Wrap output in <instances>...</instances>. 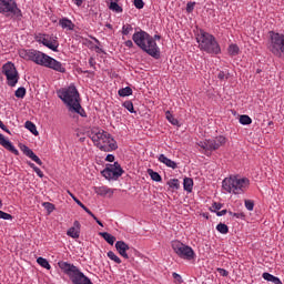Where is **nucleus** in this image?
Masks as SVG:
<instances>
[{
  "mask_svg": "<svg viewBox=\"0 0 284 284\" xmlns=\"http://www.w3.org/2000/svg\"><path fill=\"white\" fill-rule=\"evenodd\" d=\"M200 148L202 150H205V152H210V140H205L204 142H200Z\"/></svg>",
  "mask_w": 284,
  "mask_h": 284,
  "instance_id": "obj_43",
  "label": "nucleus"
},
{
  "mask_svg": "<svg viewBox=\"0 0 284 284\" xmlns=\"http://www.w3.org/2000/svg\"><path fill=\"white\" fill-rule=\"evenodd\" d=\"M169 187H171L172 190H179L181 187V184L179 183V179H171L168 182Z\"/></svg>",
  "mask_w": 284,
  "mask_h": 284,
  "instance_id": "obj_29",
  "label": "nucleus"
},
{
  "mask_svg": "<svg viewBox=\"0 0 284 284\" xmlns=\"http://www.w3.org/2000/svg\"><path fill=\"white\" fill-rule=\"evenodd\" d=\"M99 235L102 236L109 245H114V242L116 241V237L108 232H100Z\"/></svg>",
  "mask_w": 284,
  "mask_h": 284,
  "instance_id": "obj_20",
  "label": "nucleus"
},
{
  "mask_svg": "<svg viewBox=\"0 0 284 284\" xmlns=\"http://www.w3.org/2000/svg\"><path fill=\"white\" fill-rule=\"evenodd\" d=\"M59 24L61 28H63V30H74V23L68 18L60 19Z\"/></svg>",
  "mask_w": 284,
  "mask_h": 284,
  "instance_id": "obj_19",
  "label": "nucleus"
},
{
  "mask_svg": "<svg viewBox=\"0 0 284 284\" xmlns=\"http://www.w3.org/2000/svg\"><path fill=\"white\" fill-rule=\"evenodd\" d=\"M133 28H132V24H124L122 27V34L124 37H128V34H130V32H132Z\"/></svg>",
  "mask_w": 284,
  "mask_h": 284,
  "instance_id": "obj_38",
  "label": "nucleus"
},
{
  "mask_svg": "<svg viewBox=\"0 0 284 284\" xmlns=\"http://www.w3.org/2000/svg\"><path fill=\"white\" fill-rule=\"evenodd\" d=\"M0 129L3 130V132H7V134H12L2 121L0 122Z\"/></svg>",
  "mask_w": 284,
  "mask_h": 284,
  "instance_id": "obj_49",
  "label": "nucleus"
},
{
  "mask_svg": "<svg viewBox=\"0 0 284 284\" xmlns=\"http://www.w3.org/2000/svg\"><path fill=\"white\" fill-rule=\"evenodd\" d=\"M106 28H109V30H112V24L106 23Z\"/></svg>",
  "mask_w": 284,
  "mask_h": 284,
  "instance_id": "obj_62",
  "label": "nucleus"
},
{
  "mask_svg": "<svg viewBox=\"0 0 284 284\" xmlns=\"http://www.w3.org/2000/svg\"><path fill=\"white\" fill-rule=\"evenodd\" d=\"M250 186V180L247 178L237 179L236 176L226 178L222 182V187L225 192L233 194H243Z\"/></svg>",
  "mask_w": 284,
  "mask_h": 284,
  "instance_id": "obj_7",
  "label": "nucleus"
},
{
  "mask_svg": "<svg viewBox=\"0 0 284 284\" xmlns=\"http://www.w3.org/2000/svg\"><path fill=\"white\" fill-rule=\"evenodd\" d=\"M133 3L138 10H143V7L145 6V2H143V0H134Z\"/></svg>",
  "mask_w": 284,
  "mask_h": 284,
  "instance_id": "obj_44",
  "label": "nucleus"
},
{
  "mask_svg": "<svg viewBox=\"0 0 284 284\" xmlns=\"http://www.w3.org/2000/svg\"><path fill=\"white\" fill-rule=\"evenodd\" d=\"M89 136L91 141H93L95 148L101 150V152H114V150H119L116 140H114L112 134L108 133V131L92 129Z\"/></svg>",
  "mask_w": 284,
  "mask_h": 284,
  "instance_id": "obj_3",
  "label": "nucleus"
},
{
  "mask_svg": "<svg viewBox=\"0 0 284 284\" xmlns=\"http://www.w3.org/2000/svg\"><path fill=\"white\" fill-rule=\"evenodd\" d=\"M20 57L22 59H27V61H33L37 65H42L43 68H50L55 72H61L65 74V67L57 59L34 49L31 50H22L20 51Z\"/></svg>",
  "mask_w": 284,
  "mask_h": 284,
  "instance_id": "obj_1",
  "label": "nucleus"
},
{
  "mask_svg": "<svg viewBox=\"0 0 284 284\" xmlns=\"http://www.w3.org/2000/svg\"><path fill=\"white\" fill-rule=\"evenodd\" d=\"M29 165L32 168V170H34V168H37V165H34V163L29 162Z\"/></svg>",
  "mask_w": 284,
  "mask_h": 284,
  "instance_id": "obj_61",
  "label": "nucleus"
},
{
  "mask_svg": "<svg viewBox=\"0 0 284 284\" xmlns=\"http://www.w3.org/2000/svg\"><path fill=\"white\" fill-rule=\"evenodd\" d=\"M244 204H245L246 210H248V212H252L254 210V201L245 200Z\"/></svg>",
  "mask_w": 284,
  "mask_h": 284,
  "instance_id": "obj_41",
  "label": "nucleus"
},
{
  "mask_svg": "<svg viewBox=\"0 0 284 284\" xmlns=\"http://www.w3.org/2000/svg\"><path fill=\"white\" fill-rule=\"evenodd\" d=\"M20 150L21 152H23L26 156L34 161V163H37L38 165H43V162L41 161V159L37 156V154H34V151H32V149H29L28 145L21 144Z\"/></svg>",
  "mask_w": 284,
  "mask_h": 284,
  "instance_id": "obj_13",
  "label": "nucleus"
},
{
  "mask_svg": "<svg viewBox=\"0 0 284 284\" xmlns=\"http://www.w3.org/2000/svg\"><path fill=\"white\" fill-rule=\"evenodd\" d=\"M216 230L220 232V234H227V232H230V227H227V224L225 223L217 224Z\"/></svg>",
  "mask_w": 284,
  "mask_h": 284,
  "instance_id": "obj_28",
  "label": "nucleus"
},
{
  "mask_svg": "<svg viewBox=\"0 0 284 284\" xmlns=\"http://www.w3.org/2000/svg\"><path fill=\"white\" fill-rule=\"evenodd\" d=\"M171 245L172 250L180 256V258H184L185 261H192V258H194V250L183 244L181 241L175 240Z\"/></svg>",
  "mask_w": 284,
  "mask_h": 284,
  "instance_id": "obj_9",
  "label": "nucleus"
},
{
  "mask_svg": "<svg viewBox=\"0 0 284 284\" xmlns=\"http://www.w3.org/2000/svg\"><path fill=\"white\" fill-rule=\"evenodd\" d=\"M115 250L123 258H130V256H132V254H128V252H133V254H138V251L134 247H130V245H128V243L123 241H118L115 243Z\"/></svg>",
  "mask_w": 284,
  "mask_h": 284,
  "instance_id": "obj_12",
  "label": "nucleus"
},
{
  "mask_svg": "<svg viewBox=\"0 0 284 284\" xmlns=\"http://www.w3.org/2000/svg\"><path fill=\"white\" fill-rule=\"evenodd\" d=\"M14 97H17V99H23L26 97V89L23 87L18 88L14 92Z\"/></svg>",
  "mask_w": 284,
  "mask_h": 284,
  "instance_id": "obj_34",
  "label": "nucleus"
},
{
  "mask_svg": "<svg viewBox=\"0 0 284 284\" xmlns=\"http://www.w3.org/2000/svg\"><path fill=\"white\" fill-rule=\"evenodd\" d=\"M212 207H213L214 210H221V207H223V204H222V203L214 202V203L212 204Z\"/></svg>",
  "mask_w": 284,
  "mask_h": 284,
  "instance_id": "obj_52",
  "label": "nucleus"
},
{
  "mask_svg": "<svg viewBox=\"0 0 284 284\" xmlns=\"http://www.w3.org/2000/svg\"><path fill=\"white\" fill-rule=\"evenodd\" d=\"M123 172L121 164L119 162H114L113 164H106V168L101 172V174L108 181H116L123 175Z\"/></svg>",
  "mask_w": 284,
  "mask_h": 284,
  "instance_id": "obj_11",
  "label": "nucleus"
},
{
  "mask_svg": "<svg viewBox=\"0 0 284 284\" xmlns=\"http://www.w3.org/2000/svg\"><path fill=\"white\" fill-rule=\"evenodd\" d=\"M217 273L220 276H230V272H227L225 268H217Z\"/></svg>",
  "mask_w": 284,
  "mask_h": 284,
  "instance_id": "obj_47",
  "label": "nucleus"
},
{
  "mask_svg": "<svg viewBox=\"0 0 284 284\" xmlns=\"http://www.w3.org/2000/svg\"><path fill=\"white\" fill-rule=\"evenodd\" d=\"M240 123L241 125H251L252 123V118H250V115H241L240 116Z\"/></svg>",
  "mask_w": 284,
  "mask_h": 284,
  "instance_id": "obj_32",
  "label": "nucleus"
},
{
  "mask_svg": "<svg viewBox=\"0 0 284 284\" xmlns=\"http://www.w3.org/2000/svg\"><path fill=\"white\" fill-rule=\"evenodd\" d=\"M60 270L69 276L72 284H93L90 277L85 276L79 267L74 266V264H70L68 262H59L58 263Z\"/></svg>",
  "mask_w": 284,
  "mask_h": 284,
  "instance_id": "obj_6",
  "label": "nucleus"
},
{
  "mask_svg": "<svg viewBox=\"0 0 284 284\" xmlns=\"http://www.w3.org/2000/svg\"><path fill=\"white\" fill-rule=\"evenodd\" d=\"M123 108L128 110L131 114H136V111L134 110V104L132 101L128 100L123 102Z\"/></svg>",
  "mask_w": 284,
  "mask_h": 284,
  "instance_id": "obj_25",
  "label": "nucleus"
},
{
  "mask_svg": "<svg viewBox=\"0 0 284 284\" xmlns=\"http://www.w3.org/2000/svg\"><path fill=\"white\" fill-rule=\"evenodd\" d=\"M158 160L160 161V163H163L164 165H166V168H171L172 170H176L179 168L176 162L165 156V154H160L158 156Z\"/></svg>",
  "mask_w": 284,
  "mask_h": 284,
  "instance_id": "obj_17",
  "label": "nucleus"
},
{
  "mask_svg": "<svg viewBox=\"0 0 284 284\" xmlns=\"http://www.w3.org/2000/svg\"><path fill=\"white\" fill-rule=\"evenodd\" d=\"M80 234H81V223L75 220L73 222V226L68 230L67 235L71 236V239H79Z\"/></svg>",
  "mask_w": 284,
  "mask_h": 284,
  "instance_id": "obj_15",
  "label": "nucleus"
},
{
  "mask_svg": "<svg viewBox=\"0 0 284 284\" xmlns=\"http://www.w3.org/2000/svg\"><path fill=\"white\" fill-rule=\"evenodd\" d=\"M273 277H274V275H272L270 273H263L262 274V278H264V281H268L270 283H271Z\"/></svg>",
  "mask_w": 284,
  "mask_h": 284,
  "instance_id": "obj_46",
  "label": "nucleus"
},
{
  "mask_svg": "<svg viewBox=\"0 0 284 284\" xmlns=\"http://www.w3.org/2000/svg\"><path fill=\"white\" fill-rule=\"evenodd\" d=\"M235 219H245V213H234Z\"/></svg>",
  "mask_w": 284,
  "mask_h": 284,
  "instance_id": "obj_56",
  "label": "nucleus"
},
{
  "mask_svg": "<svg viewBox=\"0 0 284 284\" xmlns=\"http://www.w3.org/2000/svg\"><path fill=\"white\" fill-rule=\"evenodd\" d=\"M92 216V219H94L95 220V222L98 223V225H100V227H103V222L102 221H100L99 220V217L97 216V215H91Z\"/></svg>",
  "mask_w": 284,
  "mask_h": 284,
  "instance_id": "obj_54",
  "label": "nucleus"
},
{
  "mask_svg": "<svg viewBox=\"0 0 284 284\" xmlns=\"http://www.w3.org/2000/svg\"><path fill=\"white\" fill-rule=\"evenodd\" d=\"M95 192L100 195V196H105V194H109L110 189L105 187V186H101V187H97Z\"/></svg>",
  "mask_w": 284,
  "mask_h": 284,
  "instance_id": "obj_35",
  "label": "nucleus"
},
{
  "mask_svg": "<svg viewBox=\"0 0 284 284\" xmlns=\"http://www.w3.org/2000/svg\"><path fill=\"white\" fill-rule=\"evenodd\" d=\"M2 73L7 78V83L10 88H14L17 83H19V71H17V67H14V63L7 62L2 67Z\"/></svg>",
  "mask_w": 284,
  "mask_h": 284,
  "instance_id": "obj_10",
  "label": "nucleus"
},
{
  "mask_svg": "<svg viewBox=\"0 0 284 284\" xmlns=\"http://www.w3.org/2000/svg\"><path fill=\"white\" fill-rule=\"evenodd\" d=\"M148 174L149 176H151L152 181H155V183H161V181H163V179L161 178V174H159V172H155L152 169L148 170Z\"/></svg>",
  "mask_w": 284,
  "mask_h": 284,
  "instance_id": "obj_23",
  "label": "nucleus"
},
{
  "mask_svg": "<svg viewBox=\"0 0 284 284\" xmlns=\"http://www.w3.org/2000/svg\"><path fill=\"white\" fill-rule=\"evenodd\" d=\"M39 43H42V45H45V48H49V50H52L53 52H59V42L48 40V38H40L38 40Z\"/></svg>",
  "mask_w": 284,
  "mask_h": 284,
  "instance_id": "obj_16",
  "label": "nucleus"
},
{
  "mask_svg": "<svg viewBox=\"0 0 284 284\" xmlns=\"http://www.w3.org/2000/svg\"><path fill=\"white\" fill-rule=\"evenodd\" d=\"M215 150H219V146L214 139L209 140V152H214Z\"/></svg>",
  "mask_w": 284,
  "mask_h": 284,
  "instance_id": "obj_39",
  "label": "nucleus"
},
{
  "mask_svg": "<svg viewBox=\"0 0 284 284\" xmlns=\"http://www.w3.org/2000/svg\"><path fill=\"white\" fill-rule=\"evenodd\" d=\"M68 194L71 196V199H73L74 203H77V205H79L82 210H84V212H87V214H89V216H94V213H92V211H90V209H88V206H85L82 202H80L79 199H77V196H74V194H72L70 191H68Z\"/></svg>",
  "mask_w": 284,
  "mask_h": 284,
  "instance_id": "obj_18",
  "label": "nucleus"
},
{
  "mask_svg": "<svg viewBox=\"0 0 284 284\" xmlns=\"http://www.w3.org/2000/svg\"><path fill=\"white\" fill-rule=\"evenodd\" d=\"M109 9L113 10V12H123V8L116 2H111Z\"/></svg>",
  "mask_w": 284,
  "mask_h": 284,
  "instance_id": "obj_33",
  "label": "nucleus"
},
{
  "mask_svg": "<svg viewBox=\"0 0 284 284\" xmlns=\"http://www.w3.org/2000/svg\"><path fill=\"white\" fill-rule=\"evenodd\" d=\"M183 185H184L185 192H192L194 187V180H192L191 178H185L183 181Z\"/></svg>",
  "mask_w": 284,
  "mask_h": 284,
  "instance_id": "obj_22",
  "label": "nucleus"
},
{
  "mask_svg": "<svg viewBox=\"0 0 284 284\" xmlns=\"http://www.w3.org/2000/svg\"><path fill=\"white\" fill-rule=\"evenodd\" d=\"M271 283H274V284H283V282L281 281V278L276 277L273 275V278L271 280Z\"/></svg>",
  "mask_w": 284,
  "mask_h": 284,
  "instance_id": "obj_50",
  "label": "nucleus"
},
{
  "mask_svg": "<svg viewBox=\"0 0 284 284\" xmlns=\"http://www.w3.org/2000/svg\"><path fill=\"white\" fill-rule=\"evenodd\" d=\"M105 161H108L109 163H114V155L113 154H108L105 158Z\"/></svg>",
  "mask_w": 284,
  "mask_h": 284,
  "instance_id": "obj_51",
  "label": "nucleus"
},
{
  "mask_svg": "<svg viewBox=\"0 0 284 284\" xmlns=\"http://www.w3.org/2000/svg\"><path fill=\"white\" fill-rule=\"evenodd\" d=\"M77 6L78 8H81V6H83V0H72Z\"/></svg>",
  "mask_w": 284,
  "mask_h": 284,
  "instance_id": "obj_58",
  "label": "nucleus"
},
{
  "mask_svg": "<svg viewBox=\"0 0 284 284\" xmlns=\"http://www.w3.org/2000/svg\"><path fill=\"white\" fill-rule=\"evenodd\" d=\"M194 6H196V2H187L186 4V12L190 14L191 12H194Z\"/></svg>",
  "mask_w": 284,
  "mask_h": 284,
  "instance_id": "obj_45",
  "label": "nucleus"
},
{
  "mask_svg": "<svg viewBox=\"0 0 284 284\" xmlns=\"http://www.w3.org/2000/svg\"><path fill=\"white\" fill-rule=\"evenodd\" d=\"M33 171L36 172V174H38V176H39L40 179H43V171H41V169H39V166H36V168L33 169Z\"/></svg>",
  "mask_w": 284,
  "mask_h": 284,
  "instance_id": "obj_48",
  "label": "nucleus"
},
{
  "mask_svg": "<svg viewBox=\"0 0 284 284\" xmlns=\"http://www.w3.org/2000/svg\"><path fill=\"white\" fill-rule=\"evenodd\" d=\"M213 141L215 142V145H217V149L222 148V145L226 143V139L223 135L216 136L215 139H213Z\"/></svg>",
  "mask_w": 284,
  "mask_h": 284,
  "instance_id": "obj_30",
  "label": "nucleus"
},
{
  "mask_svg": "<svg viewBox=\"0 0 284 284\" xmlns=\"http://www.w3.org/2000/svg\"><path fill=\"white\" fill-rule=\"evenodd\" d=\"M0 145H2L4 150H8L9 152H11V154L19 156V150L14 148V145L12 144V142H10V140H6V136H3V134L1 133H0Z\"/></svg>",
  "mask_w": 284,
  "mask_h": 284,
  "instance_id": "obj_14",
  "label": "nucleus"
},
{
  "mask_svg": "<svg viewBox=\"0 0 284 284\" xmlns=\"http://www.w3.org/2000/svg\"><path fill=\"white\" fill-rule=\"evenodd\" d=\"M94 41H95V43H98V44L101 43L98 39H94Z\"/></svg>",
  "mask_w": 284,
  "mask_h": 284,
  "instance_id": "obj_63",
  "label": "nucleus"
},
{
  "mask_svg": "<svg viewBox=\"0 0 284 284\" xmlns=\"http://www.w3.org/2000/svg\"><path fill=\"white\" fill-rule=\"evenodd\" d=\"M93 61H94V59H93V58H90V59H89V63H90V65H94Z\"/></svg>",
  "mask_w": 284,
  "mask_h": 284,
  "instance_id": "obj_59",
  "label": "nucleus"
},
{
  "mask_svg": "<svg viewBox=\"0 0 284 284\" xmlns=\"http://www.w3.org/2000/svg\"><path fill=\"white\" fill-rule=\"evenodd\" d=\"M59 98L63 103H67L71 112H75L77 114H80V116H88L85 110L81 106V98L77 87L70 85L68 89H63L60 91Z\"/></svg>",
  "mask_w": 284,
  "mask_h": 284,
  "instance_id": "obj_4",
  "label": "nucleus"
},
{
  "mask_svg": "<svg viewBox=\"0 0 284 284\" xmlns=\"http://www.w3.org/2000/svg\"><path fill=\"white\" fill-rule=\"evenodd\" d=\"M0 12L6 17H11V19L21 20V17H23L14 0H0Z\"/></svg>",
  "mask_w": 284,
  "mask_h": 284,
  "instance_id": "obj_8",
  "label": "nucleus"
},
{
  "mask_svg": "<svg viewBox=\"0 0 284 284\" xmlns=\"http://www.w3.org/2000/svg\"><path fill=\"white\" fill-rule=\"evenodd\" d=\"M217 79H220V81H227V79H230V72L225 73L224 71H220Z\"/></svg>",
  "mask_w": 284,
  "mask_h": 284,
  "instance_id": "obj_40",
  "label": "nucleus"
},
{
  "mask_svg": "<svg viewBox=\"0 0 284 284\" xmlns=\"http://www.w3.org/2000/svg\"><path fill=\"white\" fill-rule=\"evenodd\" d=\"M225 214H227V210H222L216 212L217 216H225Z\"/></svg>",
  "mask_w": 284,
  "mask_h": 284,
  "instance_id": "obj_57",
  "label": "nucleus"
},
{
  "mask_svg": "<svg viewBox=\"0 0 284 284\" xmlns=\"http://www.w3.org/2000/svg\"><path fill=\"white\" fill-rule=\"evenodd\" d=\"M227 51L231 57H236L241 52V49L236 44H231Z\"/></svg>",
  "mask_w": 284,
  "mask_h": 284,
  "instance_id": "obj_26",
  "label": "nucleus"
},
{
  "mask_svg": "<svg viewBox=\"0 0 284 284\" xmlns=\"http://www.w3.org/2000/svg\"><path fill=\"white\" fill-rule=\"evenodd\" d=\"M42 205L47 210L48 214H52V212H54V204L44 202Z\"/></svg>",
  "mask_w": 284,
  "mask_h": 284,
  "instance_id": "obj_37",
  "label": "nucleus"
},
{
  "mask_svg": "<svg viewBox=\"0 0 284 284\" xmlns=\"http://www.w3.org/2000/svg\"><path fill=\"white\" fill-rule=\"evenodd\" d=\"M24 126L27 130H29V132H31V134H33L34 136H39V131L37 130V125L32 121H27L24 123Z\"/></svg>",
  "mask_w": 284,
  "mask_h": 284,
  "instance_id": "obj_21",
  "label": "nucleus"
},
{
  "mask_svg": "<svg viewBox=\"0 0 284 284\" xmlns=\"http://www.w3.org/2000/svg\"><path fill=\"white\" fill-rule=\"evenodd\" d=\"M37 263L38 265H40L41 267H44V270H51V266H50V262H48L45 258L43 257H38L37 258Z\"/></svg>",
  "mask_w": 284,
  "mask_h": 284,
  "instance_id": "obj_27",
  "label": "nucleus"
},
{
  "mask_svg": "<svg viewBox=\"0 0 284 284\" xmlns=\"http://www.w3.org/2000/svg\"><path fill=\"white\" fill-rule=\"evenodd\" d=\"M165 116H166L169 123H171L172 125H179V120H176L175 116L172 115V113L170 111H166Z\"/></svg>",
  "mask_w": 284,
  "mask_h": 284,
  "instance_id": "obj_31",
  "label": "nucleus"
},
{
  "mask_svg": "<svg viewBox=\"0 0 284 284\" xmlns=\"http://www.w3.org/2000/svg\"><path fill=\"white\" fill-rule=\"evenodd\" d=\"M119 97H132V88L125 87L118 91Z\"/></svg>",
  "mask_w": 284,
  "mask_h": 284,
  "instance_id": "obj_24",
  "label": "nucleus"
},
{
  "mask_svg": "<svg viewBox=\"0 0 284 284\" xmlns=\"http://www.w3.org/2000/svg\"><path fill=\"white\" fill-rule=\"evenodd\" d=\"M196 41L200 50L207 52V54H220L221 45H219L214 36L205 32L204 30H200L196 34Z\"/></svg>",
  "mask_w": 284,
  "mask_h": 284,
  "instance_id": "obj_5",
  "label": "nucleus"
},
{
  "mask_svg": "<svg viewBox=\"0 0 284 284\" xmlns=\"http://www.w3.org/2000/svg\"><path fill=\"white\" fill-rule=\"evenodd\" d=\"M0 219H2L3 221H12V215L10 213L0 211Z\"/></svg>",
  "mask_w": 284,
  "mask_h": 284,
  "instance_id": "obj_42",
  "label": "nucleus"
},
{
  "mask_svg": "<svg viewBox=\"0 0 284 284\" xmlns=\"http://www.w3.org/2000/svg\"><path fill=\"white\" fill-rule=\"evenodd\" d=\"M156 39L160 40V39H161V36L155 34L154 38H153V40L156 41Z\"/></svg>",
  "mask_w": 284,
  "mask_h": 284,
  "instance_id": "obj_60",
  "label": "nucleus"
},
{
  "mask_svg": "<svg viewBox=\"0 0 284 284\" xmlns=\"http://www.w3.org/2000/svg\"><path fill=\"white\" fill-rule=\"evenodd\" d=\"M229 214H230L231 216H234V213H232L231 211H229Z\"/></svg>",
  "mask_w": 284,
  "mask_h": 284,
  "instance_id": "obj_64",
  "label": "nucleus"
},
{
  "mask_svg": "<svg viewBox=\"0 0 284 284\" xmlns=\"http://www.w3.org/2000/svg\"><path fill=\"white\" fill-rule=\"evenodd\" d=\"M132 40L143 52H146L149 57L153 59H161V49L154 41V37L150 36V33L140 30L132 36Z\"/></svg>",
  "mask_w": 284,
  "mask_h": 284,
  "instance_id": "obj_2",
  "label": "nucleus"
},
{
  "mask_svg": "<svg viewBox=\"0 0 284 284\" xmlns=\"http://www.w3.org/2000/svg\"><path fill=\"white\" fill-rule=\"evenodd\" d=\"M173 278H175L180 283H183V280H182L181 275H179L178 273H173Z\"/></svg>",
  "mask_w": 284,
  "mask_h": 284,
  "instance_id": "obj_55",
  "label": "nucleus"
},
{
  "mask_svg": "<svg viewBox=\"0 0 284 284\" xmlns=\"http://www.w3.org/2000/svg\"><path fill=\"white\" fill-rule=\"evenodd\" d=\"M108 256L111 258V261H114V263H118V265H121V260L119 256H116V254H114V252L109 251Z\"/></svg>",
  "mask_w": 284,
  "mask_h": 284,
  "instance_id": "obj_36",
  "label": "nucleus"
},
{
  "mask_svg": "<svg viewBox=\"0 0 284 284\" xmlns=\"http://www.w3.org/2000/svg\"><path fill=\"white\" fill-rule=\"evenodd\" d=\"M124 45H125L126 48H134V42H132V40H126V41L124 42Z\"/></svg>",
  "mask_w": 284,
  "mask_h": 284,
  "instance_id": "obj_53",
  "label": "nucleus"
}]
</instances>
